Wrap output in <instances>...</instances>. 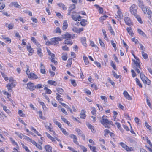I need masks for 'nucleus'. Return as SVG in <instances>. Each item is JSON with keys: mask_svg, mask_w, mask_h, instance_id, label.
I'll return each mask as SVG.
<instances>
[{"mask_svg": "<svg viewBox=\"0 0 152 152\" xmlns=\"http://www.w3.org/2000/svg\"><path fill=\"white\" fill-rule=\"evenodd\" d=\"M132 61L134 63L133 68L137 73L140 74V78L142 82L145 85H150L151 83V81L145 75L144 73H140V69H141L139 59H137V60L132 59Z\"/></svg>", "mask_w": 152, "mask_h": 152, "instance_id": "f257e3e1", "label": "nucleus"}, {"mask_svg": "<svg viewBox=\"0 0 152 152\" xmlns=\"http://www.w3.org/2000/svg\"><path fill=\"white\" fill-rule=\"evenodd\" d=\"M138 6L144 15L147 14L148 17L152 22V12L148 7L145 6L142 0H137Z\"/></svg>", "mask_w": 152, "mask_h": 152, "instance_id": "f03ea898", "label": "nucleus"}, {"mask_svg": "<svg viewBox=\"0 0 152 152\" xmlns=\"http://www.w3.org/2000/svg\"><path fill=\"white\" fill-rule=\"evenodd\" d=\"M63 39H65L64 40V43L67 45H72L73 42L71 39H74L77 37V35L75 34H71L68 32H66L65 34L62 35Z\"/></svg>", "mask_w": 152, "mask_h": 152, "instance_id": "7ed1b4c3", "label": "nucleus"}, {"mask_svg": "<svg viewBox=\"0 0 152 152\" xmlns=\"http://www.w3.org/2000/svg\"><path fill=\"white\" fill-rule=\"evenodd\" d=\"M100 122L101 124L106 128H110L111 125L112 126L114 125L111 121H109L107 118V116H103L102 117Z\"/></svg>", "mask_w": 152, "mask_h": 152, "instance_id": "20e7f679", "label": "nucleus"}, {"mask_svg": "<svg viewBox=\"0 0 152 152\" xmlns=\"http://www.w3.org/2000/svg\"><path fill=\"white\" fill-rule=\"evenodd\" d=\"M9 81L10 83L7 84L6 87L8 91L11 92L12 91V88L15 87L17 83L16 80L12 77L10 78Z\"/></svg>", "mask_w": 152, "mask_h": 152, "instance_id": "39448f33", "label": "nucleus"}, {"mask_svg": "<svg viewBox=\"0 0 152 152\" xmlns=\"http://www.w3.org/2000/svg\"><path fill=\"white\" fill-rule=\"evenodd\" d=\"M49 131L52 132L53 135L54 136V137H53L49 133L47 132H45V134L47 137L49 139H50L52 142H55L56 140L59 142H61V140L60 139H58V137H58V135L52 129L50 131Z\"/></svg>", "mask_w": 152, "mask_h": 152, "instance_id": "423d86ee", "label": "nucleus"}, {"mask_svg": "<svg viewBox=\"0 0 152 152\" xmlns=\"http://www.w3.org/2000/svg\"><path fill=\"white\" fill-rule=\"evenodd\" d=\"M9 139L12 145L15 147L13 148L12 152H21L20 151L19 146L17 142L12 137H10Z\"/></svg>", "mask_w": 152, "mask_h": 152, "instance_id": "0eeeda50", "label": "nucleus"}, {"mask_svg": "<svg viewBox=\"0 0 152 152\" xmlns=\"http://www.w3.org/2000/svg\"><path fill=\"white\" fill-rule=\"evenodd\" d=\"M137 6L134 4L132 5L129 7V12L131 14L134 16H135L137 13Z\"/></svg>", "mask_w": 152, "mask_h": 152, "instance_id": "6e6552de", "label": "nucleus"}, {"mask_svg": "<svg viewBox=\"0 0 152 152\" xmlns=\"http://www.w3.org/2000/svg\"><path fill=\"white\" fill-rule=\"evenodd\" d=\"M26 73L28 78L32 80H36L38 78V76L37 75L32 72H30L29 67L27 68L26 71Z\"/></svg>", "mask_w": 152, "mask_h": 152, "instance_id": "1a4fd4ad", "label": "nucleus"}, {"mask_svg": "<svg viewBox=\"0 0 152 152\" xmlns=\"http://www.w3.org/2000/svg\"><path fill=\"white\" fill-rule=\"evenodd\" d=\"M126 15H127L128 16H126V15H125L124 19L125 23L126 25L129 26H133L134 25L133 22L129 17L128 13H126Z\"/></svg>", "mask_w": 152, "mask_h": 152, "instance_id": "9d476101", "label": "nucleus"}, {"mask_svg": "<svg viewBox=\"0 0 152 152\" xmlns=\"http://www.w3.org/2000/svg\"><path fill=\"white\" fill-rule=\"evenodd\" d=\"M119 144L127 152L134 151V148L133 147H129L123 142H120Z\"/></svg>", "mask_w": 152, "mask_h": 152, "instance_id": "9b49d317", "label": "nucleus"}, {"mask_svg": "<svg viewBox=\"0 0 152 152\" xmlns=\"http://www.w3.org/2000/svg\"><path fill=\"white\" fill-rule=\"evenodd\" d=\"M62 40V37H53L50 39V40L52 41L53 45H57L59 44V41H61Z\"/></svg>", "mask_w": 152, "mask_h": 152, "instance_id": "f8f14e48", "label": "nucleus"}, {"mask_svg": "<svg viewBox=\"0 0 152 152\" xmlns=\"http://www.w3.org/2000/svg\"><path fill=\"white\" fill-rule=\"evenodd\" d=\"M26 49L28 52V55L29 56H31L33 55L34 52V49L32 48L30 44H28L26 46Z\"/></svg>", "mask_w": 152, "mask_h": 152, "instance_id": "ddd939ff", "label": "nucleus"}, {"mask_svg": "<svg viewBox=\"0 0 152 152\" xmlns=\"http://www.w3.org/2000/svg\"><path fill=\"white\" fill-rule=\"evenodd\" d=\"M146 140L147 142L149 145V147H148L147 145H145V147L150 152H152V143L151 142L150 140L149 139L148 137H146Z\"/></svg>", "mask_w": 152, "mask_h": 152, "instance_id": "4468645a", "label": "nucleus"}, {"mask_svg": "<svg viewBox=\"0 0 152 152\" xmlns=\"http://www.w3.org/2000/svg\"><path fill=\"white\" fill-rule=\"evenodd\" d=\"M27 85L28 88L29 89L30 91H34L36 88V87L34 84L32 82H29L27 84Z\"/></svg>", "mask_w": 152, "mask_h": 152, "instance_id": "2eb2a0df", "label": "nucleus"}, {"mask_svg": "<svg viewBox=\"0 0 152 152\" xmlns=\"http://www.w3.org/2000/svg\"><path fill=\"white\" fill-rule=\"evenodd\" d=\"M123 16V13L121 10H118L116 14L115 15V18L118 19L122 18Z\"/></svg>", "mask_w": 152, "mask_h": 152, "instance_id": "dca6fc26", "label": "nucleus"}, {"mask_svg": "<svg viewBox=\"0 0 152 152\" xmlns=\"http://www.w3.org/2000/svg\"><path fill=\"white\" fill-rule=\"evenodd\" d=\"M69 137L73 139V142L77 145H79L78 142L77 141V138L76 135L72 134L70 135Z\"/></svg>", "mask_w": 152, "mask_h": 152, "instance_id": "f3484780", "label": "nucleus"}, {"mask_svg": "<svg viewBox=\"0 0 152 152\" xmlns=\"http://www.w3.org/2000/svg\"><path fill=\"white\" fill-rule=\"evenodd\" d=\"M45 127V128L49 130L50 131L52 129V126L50 123L48 122H46L44 123Z\"/></svg>", "mask_w": 152, "mask_h": 152, "instance_id": "a211bd4d", "label": "nucleus"}, {"mask_svg": "<svg viewBox=\"0 0 152 152\" xmlns=\"http://www.w3.org/2000/svg\"><path fill=\"white\" fill-rule=\"evenodd\" d=\"M80 41L82 45L85 47H87V44L86 43V38L85 37H81L80 39Z\"/></svg>", "mask_w": 152, "mask_h": 152, "instance_id": "6ab92c4d", "label": "nucleus"}, {"mask_svg": "<svg viewBox=\"0 0 152 152\" xmlns=\"http://www.w3.org/2000/svg\"><path fill=\"white\" fill-rule=\"evenodd\" d=\"M123 94L126 99L129 100H132V98L126 91L125 90L124 91Z\"/></svg>", "mask_w": 152, "mask_h": 152, "instance_id": "aec40b11", "label": "nucleus"}, {"mask_svg": "<svg viewBox=\"0 0 152 152\" xmlns=\"http://www.w3.org/2000/svg\"><path fill=\"white\" fill-rule=\"evenodd\" d=\"M2 92H3L4 94L6 95L7 97L9 99V100L11 102L13 103V101L10 98V97L11 96V94L5 91H3Z\"/></svg>", "mask_w": 152, "mask_h": 152, "instance_id": "412c9836", "label": "nucleus"}, {"mask_svg": "<svg viewBox=\"0 0 152 152\" xmlns=\"http://www.w3.org/2000/svg\"><path fill=\"white\" fill-rule=\"evenodd\" d=\"M86 111L84 110H82L80 112V118L83 119H84L86 118Z\"/></svg>", "mask_w": 152, "mask_h": 152, "instance_id": "4be33fe9", "label": "nucleus"}, {"mask_svg": "<svg viewBox=\"0 0 152 152\" xmlns=\"http://www.w3.org/2000/svg\"><path fill=\"white\" fill-rule=\"evenodd\" d=\"M31 40L32 41L37 47L41 46L40 44L38 42L36 39L34 37H32L31 38Z\"/></svg>", "mask_w": 152, "mask_h": 152, "instance_id": "5701e85b", "label": "nucleus"}, {"mask_svg": "<svg viewBox=\"0 0 152 152\" xmlns=\"http://www.w3.org/2000/svg\"><path fill=\"white\" fill-rule=\"evenodd\" d=\"M126 30L129 35H130L131 37L134 36V33L131 27H127L126 28Z\"/></svg>", "mask_w": 152, "mask_h": 152, "instance_id": "b1692460", "label": "nucleus"}, {"mask_svg": "<svg viewBox=\"0 0 152 152\" xmlns=\"http://www.w3.org/2000/svg\"><path fill=\"white\" fill-rule=\"evenodd\" d=\"M10 6L11 7L14 6L16 8L20 9L21 8V6L19 5L17 2H13L10 3Z\"/></svg>", "mask_w": 152, "mask_h": 152, "instance_id": "393cba45", "label": "nucleus"}, {"mask_svg": "<svg viewBox=\"0 0 152 152\" xmlns=\"http://www.w3.org/2000/svg\"><path fill=\"white\" fill-rule=\"evenodd\" d=\"M75 8L76 6L75 4H71L69 8V12L68 13V15H71V11L75 10Z\"/></svg>", "mask_w": 152, "mask_h": 152, "instance_id": "a878e982", "label": "nucleus"}, {"mask_svg": "<svg viewBox=\"0 0 152 152\" xmlns=\"http://www.w3.org/2000/svg\"><path fill=\"white\" fill-rule=\"evenodd\" d=\"M94 6L98 10L99 14H102L103 13V9L102 7H100L99 5L96 4H94Z\"/></svg>", "mask_w": 152, "mask_h": 152, "instance_id": "bb28decb", "label": "nucleus"}, {"mask_svg": "<svg viewBox=\"0 0 152 152\" xmlns=\"http://www.w3.org/2000/svg\"><path fill=\"white\" fill-rule=\"evenodd\" d=\"M44 149L45 150L46 152H52V147L50 145H47L44 147Z\"/></svg>", "mask_w": 152, "mask_h": 152, "instance_id": "cd10ccee", "label": "nucleus"}, {"mask_svg": "<svg viewBox=\"0 0 152 152\" xmlns=\"http://www.w3.org/2000/svg\"><path fill=\"white\" fill-rule=\"evenodd\" d=\"M57 5L58 7L62 8L63 10H67V7L64 4L62 3H59L57 4Z\"/></svg>", "mask_w": 152, "mask_h": 152, "instance_id": "c85d7f7f", "label": "nucleus"}, {"mask_svg": "<svg viewBox=\"0 0 152 152\" xmlns=\"http://www.w3.org/2000/svg\"><path fill=\"white\" fill-rule=\"evenodd\" d=\"M40 72L42 74H45L46 71L45 69V66L42 63H41L40 64Z\"/></svg>", "mask_w": 152, "mask_h": 152, "instance_id": "c756f323", "label": "nucleus"}, {"mask_svg": "<svg viewBox=\"0 0 152 152\" xmlns=\"http://www.w3.org/2000/svg\"><path fill=\"white\" fill-rule=\"evenodd\" d=\"M56 95H57L56 97V99L60 103H61V102L63 101V99L61 98V96L58 93H56Z\"/></svg>", "mask_w": 152, "mask_h": 152, "instance_id": "7c9ffc66", "label": "nucleus"}, {"mask_svg": "<svg viewBox=\"0 0 152 152\" xmlns=\"http://www.w3.org/2000/svg\"><path fill=\"white\" fill-rule=\"evenodd\" d=\"M47 83L48 84L52 86H56L57 85V82L53 80H49L47 81Z\"/></svg>", "mask_w": 152, "mask_h": 152, "instance_id": "2f4dec72", "label": "nucleus"}, {"mask_svg": "<svg viewBox=\"0 0 152 152\" xmlns=\"http://www.w3.org/2000/svg\"><path fill=\"white\" fill-rule=\"evenodd\" d=\"M68 26V24L67 21L66 20H64L63 21V26L62 27V30L63 31H65Z\"/></svg>", "mask_w": 152, "mask_h": 152, "instance_id": "473e14b6", "label": "nucleus"}, {"mask_svg": "<svg viewBox=\"0 0 152 152\" xmlns=\"http://www.w3.org/2000/svg\"><path fill=\"white\" fill-rule=\"evenodd\" d=\"M61 118L62 121L65 124L69 126L70 125V123L66 118H65L62 115H61Z\"/></svg>", "mask_w": 152, "mask_h": 152, "instance_id": "72a5a7b5", "label": "nucleus"}, {"mask_svg": "<svg viewBox=\"0 0 152 152\" xmlns=\"http://www.w3.org/2000/svg\"><path fill=\"white\" fill-rule=\"evenodd\" d=\"M1 106L3 107V110L7 114H11V111L8 109L7 108L6 106L2 104H1Z\"/></svg>", "mask_w": 152, "mask_h": 152, "instance_id": "f704fd0d", "label": "nucleus"}, {"mask_svg": "<svg viewBox=\"0 0 152 152\" xmlns=\"http://www.w3.org/2000/svg\"><path fill=\"white\" fill-rule=\"evenodd\" d=\"M72 64V59L69 58L67 61V64L66 66V67L68 68L71 67Z\"/></svg>", "mask_w": 152, "mask_h": 152, "instance_id": "c9c22d12", "label": "nucleus"}, {"mask_svg": "<svg viewBox=\"0 0 152 152\" xmlns=\"http://www.w3.org/2000/svg\"><path fill=\"white\" fill-rule=\"evenodd\" d=\"M37 54L40 57H42L43 56V53L42 52V50L40 48H38L37 49Z\"/></svg>", "mask_w": 152, "mask_h": 152, "instance_id": "e433bc0d", "label": "nucleus"}, {"mask_svg": "<svg viewBox=\"0 0 152 152\" xmlns=\"http://www.w3.org/2000/svg\"><path fill=\"white\" fill-rule=\"evenodd\" d=\"M44 90L45 91V93L46 94H50L52 92L51 90L48 88L47 85H45L44 86Z\"/></svg>", "mask_w": 152, "mask_h": 152, "instance_id": "4c0bfd02", "label": "nucleus"}, {"mask_svg": "<svg viewBox=\"0 0 152 152\" xmlns=\"http://www.w3.org/2000/svg\"><path fill=\"white\" fill-rule=\"evenodd\" d=\"M135 81L137 85L138 86L139 88H142V85L139 79L137 78H136Z\"/></svg>", "mask_w": 152, "mask_h": 152, "instance_id": "58836bf2", "label": "nucleus"}, {"mask_svg": "<svg viewBox=\"0 0 152 152\" xmlns=\"http://www.w3.org/2000/svg\"><path fill=\"white\" fill-rule=\"evenodd\" d=\"M87 126L89 129H91V131L92 132L94 133L95 131L94 129V127L90 123H88L87 124Z\"/></svg>", "mask_w": 152, "mask_h": 152, "instance_id": "ea45409f", "label": "nucleus"}, {"mask_svg": "<svg viewBox=\"0 0 152 152\" xmlns=\"http://www.w3.org/2000/svg\"><path fill=\"white\" fill-rule=\"evenodd\" d=\"M137 31L138 34L140 35H142L145 37H147L146 35L140 28H138Z\"/></svg>", "mask_w": 152, "mask_h": 152, "instance_id": "a19ab883", "label": "nucleus"}, {"mask_svg": "<svg viewBox=\"0 0 152 152\" xmlns=\"http://www.w3.org/2000/svg\"><path fill=\"white\" fill-rule=\"evenodd\" d=\"M1 37L3 39L6 40L5 42L6 43H10L11 42V39L10 38L7 37L4 35H2Z\"/></svg>", "mask_w": 152, "mask_h": 152, "instance_id": "79ce46f5", "label": "nucleus"}, {"mask_svg": "<svg viewBox=\"0 0 152 152\" xmlns=\"http://www.w3.org/2000/svg\"><path fill=\"white\" fill-rule=\"evenodd\" d=\"M102 32L104 36V39L107 40L109 41L108 38L106 34V32L104 29H102Z\"/></svg>", "mask_w": 152, "mask_h": 152, "instance_id": "37998d69", "label": "nucleus"}, {"mask_svg": "<svg viewBox=\"0 0 152 152\" xmlns=\"http://www.w3.org/2000/svg\"><path fill=\"white\" fill-rule=\"evenodd\" d=\"M88 146L89 147L90 150L92 152H97L96 151V148L95 146H91L90 144H88Z\"/></svg>", "mask_w": 152, "mask_h": 152, "instance_id": "c03bdc74", "label": "nucleus"}, {"mask_svg": "<svg viewBox=\"0 0 152 152\" xmlns=\"http://www.w3.org/2000/svg\"><path fill=\"white\" fill-rule=\"evenodd\" d=\"M91 109L92 110L91 111V113L92 115L94 116H96V115L97 110L94 107H92Z\"/></svg>", "mask_w": 152, "mask_h": 152, "instance_id": "a18cd8bd", "label": "nucleus"}, {"mask_svg": "<svg viewBox=\"0 0 152 152\" xmlns=\"http://www.w3.org/2000/svg\"><path fill=\"white\" fill-rule=\"evenodd\" d=\"M55 55H53L51 57V61L55 65H57L58 64V61L55 60Z\"/></svg>", "mask_w": 152, "mask_h": 152, "instance_id": "49530a36", "label": "nucleus"}, {"mask_svg": "<svg viewBox=\"0 0 152 152\" xmlns=\"http://www.w3.org/2000/svg\"><path fill=\"white\" fill-rule=\"evenodd\" d=\"M137 19V21L140 23L142 24L143 23L142 21V19L140 17V16L139 15H138L137 14L136 15L134 16Z\"/></svg>", "mask_w": 152, "mask_h": 152, "instance_id": "de8ad7c7", "label": "nucleus"}, {"mask_svg": "<svg viewBox=\"0 0 152 152\" xmlns=\"http://www.w3.org/2000/svg\"><path fill=\"white\" fill-rule=\"evenodd\" d=\"M33 142V144L35 145L38 149L41 150L42 149V147L40 145L37 143L35 141Z\"/></svg>", "mask_w": 152, "mask_h": 152, "instance_id": "09e8293b", "label": "nucleus"}, {"mask_svg": "<svg viewBox=\"0 0 152 152\" xmlns=\"http://www.w3.org/2000/svg\"><path fill=\"white\" fill-rule=\"evenodd\" d=\"M83 59L84 61L85 64L86 65H87L89 64V61L88 58L84 56H83Z\"/></svg>", "mask_w": 152, "mask_h": 152, "instance_id": "8fccbe9b", "label": "nucleus"}, {"mask_svg": "<svg viewBox=\"0 0 152 152\" xmlns=\"http://www.w3.org/2000/svg\"><path fill=\"white\" fill-rule=\"evenodd\" d=\"M53 121L55 125L57 126L60 129L62 127L61 124L56 120L55 119L53 120Z\"/></svg>", "mask_w": 152, "mask_h": 152, "instance_id": "3c124183", "label": "nucleus"}, {"mask_svg": "<svg viewBox=\"0 0 152 152\" xmlns=\"http://www.w3.org/2000/svg\"><path fill=\"white\" fill-rule=\"evenodd\" d=\"M87 20L86 19H82L80 22V24L82 26H85L87 25Z\"/></svg>", "mask_w": 152, "mask_h": 152, "instance_id": "603ef678", "label": "nucleus"}, {"mask_svg": "<svg viewBox=\"0 0 152 152\" xmlns=\"http://www.w3.org/2000/svg\"><path fill=\"white\" fill-rule=\"evenodd\" d=\"M57 92L61 95H62L64 93V90L61 88H57L56 89Z\"/></svg>", "mask_w": 152, "mask_h": 152, "instance_id": "864d4df0", "label": "nucleus"}, {"mask_svg": "<svg viewBox=\"0 0 152 152\" xmlns=\"http://www.w3.org/2000/svg\"><path fill=\"white\" fill-rule=\"evenodd\" d=\"M22 147L24 149L26 152H31V151L29 149L28 147L24 145L23 143H22Z\"/></svg>", "mask_w": 152, "mask_h": 152, "instance_id": "5fc2aeb1", "label": "nucleus"}, {"mask_svg": "<svg viewBox=\"0 0 152 152\" xmlns=\"http://www.w3.org/2000/svg\"><path fill=\"white\" fill-rule=\"evenodd\" d=\"M31 129L32 131H33L34 133L36 134L37 135L39 136H41V135L34 127H31Z\"/></svg>", "mask_w": 152, "mask_h": 152, "instance_id": "6e6d98bb", "label": "nucleus"}, {"mask_svg": "<svg viewBox=\"0 0 152 152\" xmlns=\"http://www.w3.org/2000/svg\"><path fill=\"white\" fill-rule=\"evenodd\" d=\"M110 65L114 70H117V68L115 64L112 61H111L110 62Z\"/></svg>", "mask_w": 152, "mask_h": 152, "instance_id": "4d7b16f0", "label": "nucleus"}, {"mask_svg": "<svg viewBox=\"0 0 152 152\" xmlns=\"http://www.w3.org/2000/svg\"><path fill=\"white\" fill-rule=\"evenodd\" d=\"M141 54L144 59H148V54L147 53H145L144 52V51L142 50V51Z\"/></svg>", "mask_w": 152, "mask_h": 152, "instance_id": "13d9d810", "label": "nucleus"}, {"mask_svg": "<svg viewBox=\"0 0 152 152\" xmlns=\"http://www.w3.org/2000/svg\"><path fill=\"white\" fill-rule=\"evenodd\" d=\"M1 73L5 81H7L8 80H9L8 77L5 73L2 72H1Z\"/></svg>", "mask_w": 152, "mask_h": 152, "instance_id": "bf43d9fd", "label": "nucleus"}, {"mask_svg": "<svg viewBox=\"0 0 152 152\" xmlns=\"http://www.w3.org/2000/svg\"><path fill=\"white\" fill-rule=\"evenodd\" d=\"M108 17V16L107 15H104L100 17L99 19L101 22H103V21L106 20Z\"/></svg>", "mask_w": 152, "mask_h": 152, "instance_id": "052dcab7", "label": "nucleus"}, {"mask_svg": "<svg viewBox=\"0 0 152 152\" xmlns=\"http://www.w3.org/2000/svg\"><path fill=\"white\" fill-rule=\"evenodd\" d=\"M39 102L40 104L42 106V108L44 110L47 109V107L44 102L41 101Z\"/></svg>", "mask_w": 152, "mask_h": 152, "instance_id": "680f3d73", "label": "nucleus"}, {"mask_svg": "<svg viewBox=\"0 0 152 152\" xmlns=\"http://www.w3.org/2000/svg\"><path fill=\"white\" fill-rule=\"evenodd\" d=\"M110 42L113 47L114 49V50L116 51L117 50L116 45L114 41L113 40H111Z\"/></svg>", "mask_w": 152, "mask_h": 152, "instance_id": "e2e57ef3", "label": "nucleus"}, {"mask_svg": "<svg viewBox=\"0 0 152 152\" xmlns=\"http://www.w3.org/2000/svg\"><path fill=\"white\" fill-rule=\"evenodd\" d=\"M145 125L146 128L148 129L150 132L152 131V129L151 127L148 124L147 122L145 121Z\"/></svg>", "mask_w": 152, "mask_h": 152, "instance_id": "0e129e2a", "label": "nucleus"}, {"mask_svg": "<svg viewBox=\"0 0 152 152\" xmlns=\"http://www.w3.org/2000/svg\"><path fill=\"white\" fill-rule=\"evenodd\" d=\"M107 80L113 86V87L115 88V83L111 79V78L110 77H109L108 78Z\"/></svg>", "mask_w": 152, "mask_h": 152, "instance_id": "69168bd1", "label": "nucleus"}, {"mask_svg": "<svg viewBox=\"0 0 152 152\" xmlns=\"http://www.w3.org/2000/svg\"><path fill=\"white\" fill-rule=\"evenodd\" d=\"M115 124L117 126V127L121 131H123L122 128L121 127V125L120 124L119 122H115Z\"/></svg>", "mask_w": 152, "mask_h": 152, "instance_id": "338daca9", "label": "nucleus"}, {"mask_svg": "<svg viewBox=\"0 0 152 152\" xmlns=\"http://www.w3.org/2000/svg\"><path fill=\"white\" fill-rule=\"evenodd\" d=\"M60 129V130L62 132V133L65 135H66L68 134V132L66 131L65 129H64L61 127Z\"/></svg>", "mask_w": 152, "mask_h": 152, "instance_id": "774afa93", "label": "nucleus"}]
</instances>
